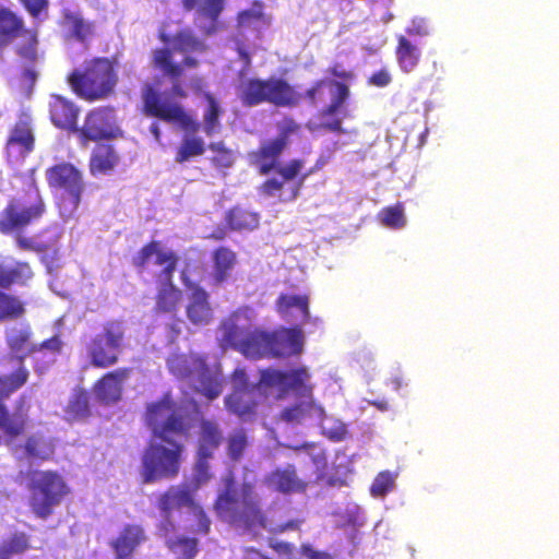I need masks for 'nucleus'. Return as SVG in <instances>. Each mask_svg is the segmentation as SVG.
I'll return each mask as SVG.
<instances>
[{"label": "nucleus", "instance_id": "obj_1", "mask_svg": "<svg viewBox=\"0 0 559 559\" xmlns=\"http://www.w3.org/2000/svg\"><path fill=\"white\" fill-rule=\"evenodd\" d=\"M151 438L141 454L140 477L142 484H155L174 479L179 475L191 436L192 424L170 392L147 403L143 414Z\"/></svg>", "mask_w": 559, "mask_h": 559}, {"label": "nucleus", "instance_id": "obj_2", "mask_svg": "<svg viewBox=\"0 0 559 559\" xmlns=\"http://www.w3.org/2000/svg\"><path fill=\"white\" fill-rule=\"evenodd\" d=\"M222 345L249 359L288 358L304 350L305 336L300 326H280L272 331L253 324L247 308H239L221 322Z\"/></svg>", "mask_w": 559, "mask_h": 559}, {"label": "nucleus", "instance_id": "obj_3", "mask_svg": "<svg viewBox=\"0 0 559 559\" xmlns=\"http://www.w3.org/2000/svg\"><path fill=\"white\" fill-rule=\"evenodd\" d=\"M214 511L223 522L254 534L265 531L271 535H280L288 531H299L304 523L301 519L273 522L263 509L254 485L245 481L236 489L233 478L226 480L225 488L217 495Z\"/></svg>", "mask_w": 559, "mask_h": 559}, {"label": "nucleus", "instance_id": "obj_4", "mask_svg": "<svg viewBox=\"0 0 559 559\" xmlns=\"http://www.w3.org/2000/svg\"><path fill=\"white\" fill-rule=\"evenodd\" d=\"M47 212V205L39 188L34 180L23 189L22 194L9 200L0 214V233L15 234L19 249L37 253L46 252L49 243L37 242L22 235L25 228L38 222Z\"/></svg>", "mask_w": 559, "mask_h": 559}, {"label": "nucleus", "instance_id": "obj_5", "mask_svg": "<svg viewBox=\"0 0 559 559\" xmlns=\"http://www.w3.org/2000/svg\"><path fill=\"white\" fill-rule=\"evenodd\" d=\"M162 40L169 43L171 47L157 48L153 51V67L171 81V96L186 98L188 93L179 80L185 69H195L200 66V61L192 53L205 52L207 45L189 28L176 32L171 38L163 36Z\"/></svg>", "mask_w": 559, "mask_h": 559}, {"label": "nucleus", "instance_id": "obj_6", "mask_svg": "<svg viewBox=\"0 0 559 559\" xmlns=\"http://www.w3.org/2000/svg\"><path fill=\"white\" fill-rule=\"evenodd\" d=\"M143 111L146 116L158 118L168 123H177L185 132L195 134L201 124L177 103L163 99L162 94L151 84L142 93ZM205 142L198 135H186L177 147L175 162L183 164L205 153Z\"/></svg>", "mask_w": 559, "mask_h": 559}, {"label": "nucleus", "instance_id": "obj_7", "mask_svg": "<svg viewBox=\"0 0 559 559\" xmlns=\"http://www.w3.org/2000/svg\"><path fill=\"white\" fill-rule=\"evenodd\" d=\"M152 258H154V264L163 267L157 275L159 286L155 296L154 310L158 313L176 312L182 299V292L174 284L179 257L175 251L165 249L162 241L151 240L132 257L131 263L136 272L142 274Z\"/></svg>", "mask_w": 559, "mask_h": 559}, {"label": "nucleus", "instance_id": "obj_8", "mask_svg": "<svg viewBox=\"0 0 559 559\" xmlns=\"http://www.w3.org/2000/svg\"><path fill=\"white\" fill-rule=\"evenodd\" d=\"M118 81V62L108 57L91 58L82 69H74L67 78L73 93L90 103L114 95Z\"/></svg>", "mask_w": 559, "mask_h": 559}, {"label": "nucleus", "instance_id": "obj_9", "mask_svg": "<svg viewBox=\"0 0 559 559\" xmlns=\"http://www.w3.org/2000/svg\"><path fill=\"white\" fill-rule=\"evenodd\" d=\"M16 38H21L15 47L16 55L31 64L23 70L22 78L34 84L37 79V72L33 68L38 59L37 31L27 28L24 19L17 12L0 4V55Z\"/></svg>", "mask_w": 559, "mask_h": 559}, {"label": "nucleus", "instance_id": "obj_10", "mask_svg": "<svg viewBox=\"0 0 559 559\" xmlns=\"http://www.w3.org/2000/svg\"><path fill=\"white\" fill-rule=\"evenodd\" d=\"M24 477L32 513L38 519L47 520L70 492L64 478L52 469H29Z\"/></svg>", "mask_w": 559, "mask_h": 559}, {"label": "nucleus", "instance_id": "obj_11", "mask_svg": "<svg viewBox=\"0 0 559 559\" xmlns=\"http://www.w3.org/2000/svg\"><path fill=\"white\" fill-rule=\"evenodd\" d=\"M238 97L242 106L255 107L267 103L275 107L293 108L300 104L301 94L283 78H251L238 87Z\"/></svg>", "mask_w": 559, "mask_h": 559}, {"label": "nucleus", "instance_id": "obj_12", "mask_svg": "<svg viewBox=\"0 0 559 559\" xmlns=\"http://www.w3.org/2000/svg\"><path fill=\"white\" fill-rule=\"evenodd\" d=\"M46 180L48 187L59 193L58 205L62 216H72L85 191L83 173L70 162H61L46 169Z\"/></svg>", "mask_w": 559, "mask_h": 559}, {"label": "nucleus", "instance_id": "obj_13", "mask_svg": "<svg viewBox=\"0 0 559 559\" xmlns=\"http://www.w3.org/2000/svg\"><path fill=\"white\" fill-rule=\"evenodd\" d=\"M28 377L27 368L14 369L10 374H0V430L10 439H15L25 432L28 416L26 411H23L24 397H20L19 407L14 413H10L4 399L21 389Z\"/></svg>", "mask_w": 559, "mask_h": 559}, {"label": "nucleus", "instance_id": "obj_14", "mask_svg": "<svg viewBox=\"0 0 559 559\" xmlns=\"http://www.w3.org/2000/svg\"><path fill=\"white\" fill-rule=\"evenodd\" d=\"M126 326L121 320H110L103 325V331L93 336L85 349L90 364L98 369H106L119 361L124 347Z\"/></svg>", "mask_w": 559, "mask_h": 559}, {"label": "nucleus", "instance_id": "obj_15", "mask_svg": "<svg viewBox=\"0 0 559 559\" xmlns=\"http://www.w3.org/2000/svg\"><path fill=\"white\" fill-rule=\"evenodd\" d=\"M182 507H194L195 524L191 526L190 532L194 535L205 536L211 531V520L203 509L194 506L193 497L188 488L170 486L157 498V509L166 520L160 528L165 533L173 532L175 524L170 521L171 512Z\"/></svg>", "mask_w": 559, "mask_h": 559}, {"label": "nucleus", "instance_id": "obj_16", "mask_svg": "<svg viewBox=\"0 0 559 559\" xmlns=\"http://www.w3.org/2000/svg\"><path fill=\"white\" fill-rule=\"evenodd\" d=\"M309 379V372L304 366L290 370L269 367L260 370L255 388L265 394L275 389L278 399L286 396L290 391L309 396L312 392V386L308 384Z\"/></svg>", "mask_w": 559, "mask_h": 559}, {"label": "nucleus", "instance_id": "obj_17", "mask_svg": "<svg viewBox=\"0 0 559 559\" xmlns=\"http://www.w3.org/2000/svg\"><path fill=\"white\" fill-rule=\"evenodd\" d=\"M194 471L200 480H207L210 461L225 441L221 424L212 418L202 417L198 426Z\"/></svg>", "mask_w": 559, "mask_h": 559}, {"label": "nucleus", "instance_id": "obj_18", "mask_svg": "<svg viewBox=\"0 0 559 559\" xmlns=\"http://www.w3.org/2000/svg\"><path fill=\"white\" fill-rule=\"evenodd\" d=\"M286 147L275 139L263 142L259 148L251 153L253 164L259 167L261 175H267L272 170L284 180H294L304 168V160L299 158L290 159L286 165L278 166V158Z\"/></svg>", "mask_w": 559, "mask_h": 559}, {"label": "nucleus", "instance_id": "obj_19", "mask_svg": "<svg viewBox=\"0 0 559 559\" xmlns=\"http://www.w3.org/2000/svg\"><path fill=\"white\" fill-rule=\"evenodd\" d=\"M131 367H121L104 373L93 384L95 397L105 405L119 402L123 393V384L131 377Z\"/></svg>", "mask_w": 559, "mask_h": 559}, {"label": "nucleus", "instance_id": "obj_20", "mask_svg": "<svg viewBox=\"0 0 559 559\" xmlns=\"http://www.w3.org/2000/svg\"><path fill=\"white\" fill-rule=\"evenodd\" d=\"M5 344L11 353L4 359L16 366L15 369L26 368L25 359L27 356L33 355L31 352L35 343L33 340V330L28 323L12 325L5 329Z\"/></svg>", "mask_w": 559, "mask_h": 559}, {"label": "nucleus", "instance_id": "obj_21", "mask_svg": "<svg viewBox=\"0 0 559 559\" xmlns=\"http://www.w3.org/2000/svg\"><path fill=\"white\" fill-rule=\"evenodd\" d=\"M112 110L109 108H97L90 111L84 120L83 127L78 131L84 141H99L114 136L111 128Z\"/></svg>", "mask_w": 559, "mask_h": 559}, {"label": "nucleus", "instance_id": "obj_22", "mask_svg": "<svg viewBox=\"0 0 559 559\" xmlns=\"http://www.w3.org/2000/svg\"><path fill=\"white\" fill-rule=\"evenodd\" d=\"M264 483L275 491L284 495L304 493L308 488L307 481L298 477L297 471L292 464L270 472L265 476Z\"/></svg>", "mask_w": 559, "mask_h": 559}, {"label": "nucleus", "instance_id": "obj_23", "mask_svg": "<svg viewBox=\"0 0 559 559\" xmlns=\"http://www.w3.org/2000/svg\"><path fill=\"white\" fill-rule=\"evenodd\" d=\"M332 84L335 92L331 103L323 107L318 115L320 118H330L328 121L321 123L322 129L342 134L345 133V130L342 127V120L336 118L335 115L341 111L342 107L349 98L350 91L347 83L333 82Z\"/></svg>", "mask_w": 559, "mask_h": 559}, {"label": "nucleus", "instance_id": "obj_24", "mask_svg": "<svg viewBox=\"0 0 559 559\" xmlns=\"http://www.w3.org/2000/svg\"><path fill=\"white\" fill-rule=\"evenodd\" d=\"M146 540L144 528L139 524H127L110 542L116 559H131L136 548Z\"/></svg>", "mask_w": 559, "mask_h": 559}, {"label": "nucleus", "instance_id": "obj_25", "mask_svg": "<svg viewBox=\"0 0 559 559\" xmlns=\"http://www.w3.org/2000/svg\"><path fill=\"white\" fill-rule=\"evenodd\" d=\"M51 122L59 129L78 131L79 109L71 100L53 95L49 103Z\"/></svg>", "mask_w": 559, "mask_h": 559}, {"label": "nucleus", "instance_id": "obj_26", "mask_svg": "<svg viewBox=\"0 0 559 559\" xmlns=\"http://www.w3.org/2000/svg\"><path fill=\"white\" fill-rule=\"evenodd\" d=\"M35 136L31 122L21 119L14 123L10 130V134L5 142V151L8 154L15 152L25 156L34 150Z\"/></svg>", "mask_w": 559, "mask_h": 559}, {"label": "nucleus", "instance_id": "obj_27", "mask_svg": "<svg viewBox=\"0 0 559 559\" xmlns=\"http://www.w3.org/2000/svg\"><path fill=\"white\" fill-rule=\"evenodd\" d=\"M120 157L114 145L97 143L93 148L88 162L91 175H105L111 173L119 164Z\"/></svg>", "mask_w": 559, "mask_h": 559}, {"label": "nucleus", "instance_id": "obj_28", "mask_svg": "<svg viewBox=\"0 0 559 559\" xmlns=\"http://www.w3.org/2000/svg\"><path fill=\"white\" fill-rule=\"evenodd\" d=\"M212 281L215 285H221L231 277L238 262L237 253L229 247L219 246L212 252Z\"/></svg>", "mask_w": 559, "mask_h": 559}, {"label": "nucleus", "instance_id": "obj_29", "mask_svg": "<svg viewBox=\"0 0 559 559\" xmlns=\"http://www.w3.org/2000/svg\"><path fill=\"white\" fill-rule=\"evenodd\" d=\"M205 358L201 355L173 354L167 359L169 372L180 380H192Z\"/></svg>", "mask_w": 559, "mask_h": 559}, {"label": "nucleus", "instance_id": "obj_30", "mask_svg": "<svg viewBox=\"0 0 559 559\" xmlns=\"http://www.w3.org/2000/svg\"><path fill=\"white\" fill-rule=\"evenodd\" d=\"M22 449L27 460L46 462L53 457L56 445L52 438L43 433H33L25 439Z\"/></svg>", "mask_w": 559, "mask_h": 559}, {"label": "nucleus", "instance_id": "obj_31", "mask_svg": "<svg viewBox=\"0 0 559 559\" xmlns=\"http://www.w3.org/2000/svg\"><path fill=\"white\" fill-rule=\"evenodd\" d=\"M34 276L28 262L15 261L13 265H8L0 261V289L5 290L14 285L24 286Z\"/></svg>", "mask_w": 559, "mask_h": 559}, {"label": "nucleus", "instance_id": "obj_32", "mask_svg": "<svg viewBox=\"0 0 559 559\" xmlns=\"http://www.w3.org/2000/svg\"><path fill=\"white\" fill-rule=\"evenodd\" d=\"M187 317L194 325H206L213 318L209 294L199 286L192 290L191 301L187 307Z\"/></svg>", "mask_w": 559, "mask_h": 559}, {"label": "nucleus", "instance_id": "obj_33", "mask_svg": "<svg viewBox=\"0 0 559 559\" xmlns=\"http://www.w3.org/2000/svg\"><path fill=\"white\" fill-rule=\"evenodd\" d=\"M62 24L70 31V37L79 43L88 41L95 34V23L86 21L80 12L69 9L62 11Z\"/></svg>", "mask_w": 559, "mask_h": 559}, {"label": "nucleus", "instance_id": "obj_34", "mask_svg": "<svg viewBox=\"0 0 559 559\" xmlns=\"http://www.w3.org/2000/svg\"><path fill=\"white\" fill-rule=\"evenodd\" d=\"M192 380L199 383L195 386V391L210 401L218 397L223 391L221 378L212 371L206 364V359L203 360L202 366H200Z\"/></svg>", "mask_w": 559, "mask_h": 559}, {"label": "nucleus", "instance_id": "obj_35", "mask_svg": "<svg viewBox=\"0 0 559 559\" xmlns=\"http://www.w3.org/2000/svg\"><path fill=\"white\" fill-rule=\"evenodd\" d=\"M227 409L245 419L255 415L258 402L252 397L250 392L245 390H235L225 399Z\"/></svg>", "mask_w": 559, "mask_h": 559}, {"label": "nucleus", "instance_id": "obj_36", "mask_svg": "<svg viewBox=\"0 0 559 559\" xmlns=\"http://www.w3.org/2000/svg\"><path fill=\"white\" fill-rule=\"evenodd\" d=\"M63 412L69 423L88 418L92 414L88 392L84 389L74 390Z\"/></svg>", "mask_w": 559, "mask_h": 559}, {"label": "nucleus", "instance_id": "obj_37", "mask_svg": "<svg viewBox=\"0 0 559 559\" xmlns=\"http://www.w3.org/2000/svg\"><path fill=\"white\" fill-rule=\"evenodd\" d=\"M395 56L400 69L409 73L415 70L420 60V49L414 45L404 35L397 36V46L395 48Z\"/></svg>", "mask_w": 559, "mask_h": 559}, {"label": "nucleus", "instance_id": "obj_38", "mask_svg": "<svg viewBox=\"0 0 559 559\" xmlns=\"http://www.w3.org/2000/svg\"><path fill=\"white\" fill-rule=\"evenodd\" d=\"M225 221L231 230H253L259 225V214L236 205L226 213Z\"/></svg>", "mask_w": 559, "mask_h": 559}, {"label": "nucleus", "instance_id": "obj_39", "mask_svg": "<svg viewBox=\"0 0 559 559\" xmlns=\"http://www.w3.org/2000/svg\"><path fill=\"white\" fill-rule=\"evenodd\" d=\"M25 313L26 305L19 296L0 289V323L20 320Z\"/></svg>", "mask_w": 559, "mask_h": 559}, {"label": "nucleus", "instance_id": "obj_40", "mask_svg": "<svg viewBox=\"0 0 559 559\" xmlns=\"http://www.w3.org/2000/svg\"><path fill=\"white\" fill-rule=\"evenodd\" d=\"M205 100L207 105L203 112V131L207 136H212L222 129L221 117L224 111L211 93L205 94Z\"/></svg>", "mask_w": 559, "mask_h": 559}, {"label": "nucleus", "instance_id": "obj_41", "mask_svg": "<svg viewBox=\"0 0 559 559\" xmlns=\"http://www.w3.org/2000/svg\"><path fill=\"white\" fill-rule=\"evenodd\" d=\"M292 308H297L304 321L310 319L309 297L307 295L281 294L276 300V310L283 317L289 314Z\"/></svg>", "mask_w": 559, "mask_h": 559}, {"label": "nucleus", "instance_id": "obj_42", "mask_svg": "<svg viewBox=\"0 0 559 559\" xmlns=\"http://www.w3.org/2000/svg\"><path fill=\"white\" fill-rule=\"evenodd\" d=\"M166 545L170 551L178 556V559H193L199 552V540L195 536H176L167 539Z\"/></svg>", "mask_w": 559, "mask_h": 559}, {"label": "nucleus", "instance_id": "obj_43", "mask_svg": "<svg viewBox=\"0 0 559 559\" xmlns=\"http://www.w3.org/2000/svg\"><path fill=\"white\" fill-rule=\"evenodd\" d=\"M226 440V454L233 462H239L248 448L247 431L243 428L233 430Z\"/></svg>", "mask_w": 559, "mask_h": 559}, {"label": "nucleus", "instance_id": "obj_44", "mask_svg": "<svg viewBox=\"0 0 559 559\" xmlns=\"http://www.w3.org/2000/svg\"><path fill=\"white\" fill-rule=\"evenodd\" d=\"M29 547L28 535L24 532H16L0 545V559H11L12 555H21Z\"/></svg>", "mask_w": 559, "mask_h": 559}, {"label": "nucleus", "instance_id": "obj_45", "mask_svg": "<svg viewBox=\"0 0 559 559\" xmlns=\"http://www.w3.org/2000/svg\"><path fill=\"white\" fill-rule=\"evenodd\" d=\"M381 224L391 229H400L406 225L404 205L397 202L394 205L383 207L379 213Z\"/></svg>", "mask_w": 559, "mask_h": 559}, {"label": "nucleus", "instance_id": "obj_46", "mask_svg": "<svg viewBox=\"0 0 559 559\" xmlns=\"http://www.w3.org/2000/svg\"><path fill=\"white\" fill-rule=\"evenodd\" d=\"M313 403L310 401H304L296 403L292 406L285 407L278 415V420L289 425H299L309 415Z\"/></svg>", "mask_w": 559, "mask_h": 559}, {"label": "nucleus", "instance_id": "obj_47", "mask_svg": "<svg viewBox=\"0 0 559 559\" xmlns=\"http://www.w3.org/2000/svg\"><path fill=\"white\" fill-rule=\"evenodd\" d=\"M207 147L214 153V156L211 158L213 166L217 168H229L234 164L233 151L228 148L223 141L211 142Z\"/></svg>", "mask_w": 559, "mask_h": 559}, {"label": "nucleus", "instance_id": "obj_48", "mask_svg": "<svg viewBox=\"0 0 559 559\" xmlns=\"http://www.w3.org/2000/svg\"><path fill=\"white\" fill-rule=\"evenodd\" d=\"M224 9V0H205L200 12L210 19L212 25L204 31L205 35H212L217 31V20Z\"/></svg>", "mask_w": 559, "mask_h": 559}, {"label": "nucleus", "instance_id": "obj_49", "mask_svg": "<svg viewBox=\"0 0 559 559\" xmlns=\"http://www.w3.org/2000/svg\"><path fill=\"white\" fill-rule=\"evenodd\" d=\"M277 136L274 138L283 146L287 147L290 142V136L300 132V124L290 116H285L277 122Z\"/></svg>", "mask_w": 559, "mask_h": 559}, {"label": "nucleus", "instance_id": "obj_50", "mask_svg": "<svg viewBox=\"0 0 559 559\" xmlns=\"http://www.w3.org/2000/svg\"><path fill=\"white\" fill-rule=\"evenodd\" d=\"M394 487V477L388 472H380L373 479L370 492L373 497H383Z\"/></svg>", "mask_w": 559, "mask_h": 559}, {"label": "nucleus", "instance_id": "obj_51", "mask_svg": "<svg viewBox=\"0 0 559 559\" xmlns=\"http://www.w3.org/2000/svg\"><path fill=\"white\" fill-rule=\"evenodd\" d=\"M334 80L321 79L316 81L305 93V97L307 98L309 105L317 106L319 103L325 100L324 90L328 86H333Z\"/></svg>", "mask_w": 559, "mask_h": 559}, {"label": "nucleus", "instance_id": "obj_52", "mask_svg": "<svg viewBox=\"0 0 559 559\" xmlns=\"http://www.w3.org/2000/svg\"><path fill=\"white\" fill-rule=\"evenodd\" d=\"M269 546L271 549H273L278 556H284L287 559H300L302 557L299 556L296 550V547L294 544L284 542V540H270Z\"/></svg>", "mask_w": 559, "mask_h": 559}, {"label": "nucleus", "instance_id": "obj_53", "mask_svg": "<svg viewBox=\"0 0 559 559\" xmlns=\"http://www.w3.org/2000/svg\"><path fill=\"white\" fill-rule=\"evenodd\" d=\"M62 341L59 335H53L50 338L43 341L39 344L32 346L31 352L33 354L40 350H49L52 354H59L62 349Z\"/></svg>", "mask_w": 559, "mask_h": 559}, {"label": "nucleus", "instance_id": "obj_54", "mask_svg": "<svg viewBox=\"0 0 559 559\" xmlns=\"http://www.w3.org/2000/svg\"><path fill=\"white\" fill-rule=\"evenodd\" d=\"M323 435L331 441L340 442L348 435L347 426L342 421H335L333 426L323 429Z\"/></svg>", "mask_w": 559, "mask_h": 559}, {"label": "nucleus", "instance_id": "obj_55", "mask_svg": "<svg viewBox=\"0 0 559 559\" xmlns=\"http://www.w3.org/2000/svg\"><path fill=\"white\" fill-rule=\"evenodd\" d=\"M24 9L33 17H38L43 11L48 8V0H19Z\"/></svg>", "mask_w": 559, "mask_h": 559}, {"label": "nucleus", "instance_id": "obj_56", "mask_svg": "<svg viewBox=\"0 0 559 559\" xmlns=\"http://www.w3.org/2000/svg\"><path fill=\"white\" fill-rule=\"evenodd\" d=\"M328 73L333 78L342 80L341 82H349L353 81L355 74L352 70L345 69L341 63L335 62L328 69Z\"/></svg>", "mask_w": 559, "mask_h": 559}, {"label": "nucleus", "instance_id": "obj_57", "mask_svg": "<svg viewBox=\"0 0 559 559\" xmlns=\"http://www.w3.org/2000/svg\"><path fill=\"white\" fill-rule=\"evenodd\" d=\"M299 555L307 559H334V557L326 552V551H320L316 550L310 544H301L299 548Z\"/></svg>", "mask_w": 559, "mask_h": 559}, {"label": "nucleus", "instance_id": "obj_58", "mask_svg": "<svg viewBox=\"0 0 559 559\" xmlns=\"http://www.w3.org/2000/svg\"><path fill=\"white\" fill-rule=\"evenodd\" d=\"M285 181L286 180L284 179L278 180L276 178H270L261 185V192L264 195L274 197L277 192H280L283 189Z\"/></svg>", "mask_w": 559, "mask_h": 559}, {"label": "nucleus", "instance_id": "obj_59", "mask_svg": "<svg viewBox=\"0 0 559 559\" xmlns=\"http://www.w3.org/2000/svg\"><path fill=\"white\" fill-rule=\"evenodd\" d=\"M392 81L390 73L385 69H381L369 76L368 83L377 87H384Z\"/></svg>", "mask_w": 559, "mask_h": 559}, {"label": "nucleus", "instance_id": "obj_60", "mask_svg": "<svg viewBox=\"0 0 559 559\" xmlns=\"http://www.w3.org/2000/svg\"><path fill=\"white\" fill-rule=\"evenodd\" d=\"M325 485L328 487H344L347 485V483L344 478L331 476V477L326 478Z\"/></svg>", "mask_w": 559, "mask_h": 559}, {"label": "nucleus", "instance_id": "obj_61", "mask_svg": "<svg viewBox=\"0 0 559 559\" xmlns=\"http://www.w3.org/2000/svg\"><path fill=\"white\" fill-rule=\"evenodd\" d=\"M308 175H309V174H304V175L299 178V180H298L297 185H296V186H294V188L292 189V193H290L289 200H294V199H296V197L298 195L299 190H300V188L302 187V185H304V182H305L306 178L308 177Z\"/></svg>", "mask_w": 559, "mask_h": 559}, {"label": "nucleus", "instance_id": "obj_62", "mask_svg": "<svg viewBox=\"0 0 559 559\" xmlns=\"http://www.w3.org/2000/svg\"><path fill=\"white\" fill-rule=\"evenodd\" d=\"M316 447L314 443H309V442H305L300 445H295V447H289L290 449H293L294 451L298 452V451H309L311 449H313Z\"/></svg>", "mask_w": 559, "mask_h": 559}, {"label": "nucleus", "instance_id": "obj_63", "mask_svg": "<svg viewBox=\"0 0 559 559\" xmlns=\"http://www.w3.org/2000/svg\"><path fill=\"white\" fill-rule=\"evenodd\" d=\"M226 237V231L223 228H218L210 235V238L214 240H223Z\"/></svg>", "mask_w": 559, "mask_h": 559}, {"label": "nucleus", "instance_id": "obj_64", "mask_svg": "<svg viewBox=\"0 0 559 559\" xmlns=\"http://www.w3.org/2000/svg\"><path fill=\"white\" fill-rule=\"evenodd\" d=\"M190 84H191V86L194 90L199 91V90H201V87L203 85V80L200 76H194V78L191 79V83Z\"/></svg>", "mask_w": 559, "mask_h": 559}]
</instances>
